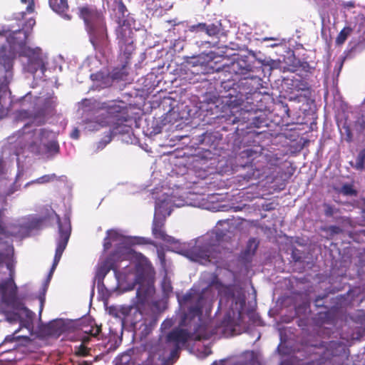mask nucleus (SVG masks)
Returning <instances> with one entry per match:
<instances>
[{
    "instance_id": "obj_5",
    "label": "nucleus",
    "mask_w": 365,
    "mask_h": 365,
    "mask_svg": "<svg viewBox=\"0 0 365 365\" xmlns=\"http://www.w3.org/2000/svg\"><path fill=\"white\" fill-rule=\"evenodd\" d=\"M118 26L115 30L118 45L120 48V56L124 58V61L120 68H115L112 71V78L113 79H124L128 74L127 66L129 64V60L133 51L134 46V32L131 28L130 21L125 20H115Z\"/></svg>"
},
{
    "instance_id": "obj_44",
    "label": "nucleus",
    "mask_w": 365,
    "mask_h": 365,
    "mask_svg": "<svg viewBox=\"0 0 365 365\" xmlns=\"http://www.w3.org/2000/svg\"><path fill=\"white\" fill-rule=\"evenodd\" d=\"M172 324H173L172 321L170 319H167L163 322L162 327H163V328H168V327H170L172 326Z\"/></svg>"
},
{
    "instance_id": "obj_52",
    "label": "nucleus",
    "mask_w": 365,
    "mask_h": 365,
    "mask_svg": "<svg viewBox=\"0 0 365 365\" xmlns=\"http://www.w3.org/2000/svg\"><path fill=\"white\" fill-rule=\"evenodd\" d=\"M211 365H225V361L222 360L220 361L219 362L214 361Z\"/></svg>"
},
{
    "instance_id": "obj_26",
    "label": "nucleus",
    "mask_w": 365,
    "mask_h": 365,
    "mask_svg": "<svg viewBox=\"0 0 365 365\" xmlns=\"http://www.w3.org/2000/svg\"><path fill=\"white\" fill-rule=\"evenodd\" d=\"M106 234L107 236L104 238L103 240V247L105 250H109L112 246L111 241L118 240L120 236L118 232L113 230H108Z\"/></svg>"
},
{
    "instance_id": "obj_19",
    "label": "nucleus",
    "mask_w": 365,
    "mask_h": 365,
    "mask_svg": "<svg viewBox=\"0 0 365 365\" xmlns=\"http://www.w3.org/2000/svg\"><path fill=\"white\" fill-rule=\"evenodd\" d=\"M157 319L153 317L145 319L144 321L133 329L135 333H139L140 338L148 336L156 326Z\"/></svg>"
},
{
    "instance_id": "obj_20",
    "label": "nucleus",
    "mask_w": 365,
    "mask_h": 365,
    "mask_svg": "<svg viewBox=\"0 0 365 365\" xmlns=\"http://www.w3.org/2000/svg\"><path fill=\"white\" fill-rule=\"evenodd\" d=\"M29 232V226L25 222H17L7 226L8 237H24Z\"/></svg>"
},
{
    "instance_id": "obj_22",
    "label": "nucleus",
    "mask_w": 365,
    "mask_h": 365,
    "mask_svg": "<svg viewBox=\"0 0 365 365\" xmlns=\"http://www.w3.org/2000/svg\"><path fill=\"white\" fill-rule=\"evenodd\" d=\"M27 55L29 58V61L35 64L34 71H36L38 68L43 65L41 48L29 49Z\"/></svg>"
},
{
    "instance_id": "obj_29",
    "label": "nucleus",
    "mask_w": 365,
    "mask_h": 365,
    "mask_svg": "<svg viewBox=\"0 0 365 365\" xmlns=\"http://www.w3.org/2000/svg\"><path fill=\"white\" fill-rule=\"evenodd\" d=\"M46 146V157L53 155L59 152V145L56 140H47Z\"/></svg>"
},
{
    "instance_id": "obj_31",
    "label": "nucleus",
    "mask_w": 365,
    "mask_h": 365,
    "mask_svg": "<svg viewBox=\"0 0 365 365\" xmlns=\"http://www.w3.org/2000/svg\"><path fill=\"white\" fill-rule=\"evenodd\" d=\"M322 207L324 208V214L327 217H333L335 214L339 212V208L329 203L324 202Z\"/></svg>"
},
{
    "instance_id": "obj_46",
    "label": "nucleus",
    "mask_w": 365,
    "mask_h": 365,
    "mask_svg": "<svg viewBox=\"0 0 365 365\" xmlns=\"http://www.w3.org/2000/svg\"><path fill=\"white\" fill-rule=\"evenodd\" d=\"M0 235H4L6 236H8L7 227H4L1 225H0Z\"/></svg>"
},
{
    "instance_id": "obj_18",
    "label": "nucleus",
    "mask_w": 365,
    "mask_h": 365,
    "mask_svg": "<svg viewBox=\"0 0 365 365\" xmlns=\"http://www.w3.org/2000/svg\"><path fill=\"white\" fill-rule=\"evenodd\" d=\"M50 133L45 129H41L39 133L40 143L34 142L29 145V150L37 156H46V139Z\"/></svg>"
},
{
    "instance_id": "obj_33",
    "label": "nucleus",
    "mask_w": 365,
    "mask_h": 365,
    "mask_svg": "<svg viewBox=\"0 0 365 365\" xmlns=\"http://www.w3.org/2000/svg\"><path fill=\"white\" fill-rule=\"evenodd\" d=\"M57 178L56 174L44 175L35 180L38 184L47 183L53 181Z\"/></svg>"
},
{
    "instance_id": "obj_13",
    "label": "nucleus",
    "mask_w": 365,
    "mask_h": 365,
    "mask_svg": "<svg viewBox=\"0 0 365 365\" xmlns=\"http://www.w3.org/2000/svg\"><path fill=\"white\" fill-rule=\"evenodd\" d=\"M227 71L235 75H246L254 71V66L250 63L247 56L240 57L231 63L228 66Z\"/></svg>"
},
{
    "instance_id": "obj_23",
    "label": "nucleus",
    "mask_w": 365,
    "mask_h": 365,
    "mask_svg": "<svg viewBox=\"0 0 365 365\" xmlns=\"http://www.w3.org/2000/svg\"><path fill=\"white\" fill-rule=\"evenodd\" d=\"M205 34L209 36L217 37L219 34L222 33V26L220 21H216L214 23L207 24L205 23Z\"/></svg>"
},
{
    "instance_id": "obj_49",
    "label": "nucleus",
    "mask_w": 365,
    "mask_h": 365,
    "mask_svg": "<svg viewBox=\"0 0 365 365\" xmlns=\"http://www.w3.org/2000/svg\"><path fill=\"white\" fill-rule=\"evenodd\" d=\"M302 91H308L309 93V87L307 83H302V87L300 88Z\"/></svg>"
},
{
    "instance_id": "obj_25",
    "label": "nucleus",
    "mask_w": 365,
    "mask_h": 365,
    "mask_svg": "<svg viewBox=\"0 0 365 365\" xmlns=\"http://www.w3.org/2000/svg\"><path fill=\"white\" fill-rule=\"evenodd\" d=\"M335 192L344 196H356L357 191L352 184L345 183L341 187H334Z\"/></svg>"
},
{
    "instance_id": "obj_39",
    "label": "nucleus",
    "mask_w": 365,
    "mask_h": 365,
    "mask_svg": "<svg viewBox=\"0 0 365 365\" xmlns=\"http://www.w3.org/2000/svg\"><path fill=\"white\" fill-rule=\"evenodd\" d=\"M181 349V346L178 345H174L173 349L170 351V358H175L179 356V351Z\"/></svg>"
},
{
    "instance_id": "obj_43",
    "label": "nucleus",
    "mask_w": 365,
    "mask_h": 365,
    "mask_svg": "<svg viewBox=\"0 0 365 365\" xmlns=\"http://www.w3.org/2000/svg\"><path fill=\"white\" fill-rule=\"evenodd\" d=\"M79 130H78V128H75L71 133V137L73 139H78L79 138Z\"/></svg>"
},
{
    "instance_id": "obj_50",
    "label": "nucleus",
    "mask_w": 365,
    "mask_h": 365,
    "mask_svg": "<svg viewBox=\"0 0 365 365\" xmlns=\"http://www.w3.org/2000/svg\"><path fill=\"white\" fill-rule=\"evenodd\" d=\"M191 298H192V296L190 294H185L184 297H183V300L185 302H188L190 300H191Z\"/></svg>"
},
{
    "instance_id": "obj_60",
    "label": "nucleus",
    "mask_w": 365,
    "mask_h": 365,
    "mask_svg": "<svg viewBox=\"0 0 365 365\" xmlns=\"http://www.w3.org/2000/svg\"><path fill=\"white\" fill-rule=\"evenodd\" d=\"M2 162H3L2 160L0 159V165H1Z\"/></svg>"
},
{
    "instance_id": "obj_6",
    "label": "nucleus",
    "mask_w": 365,
    "mask_h": 365,
    "mask_svg": "<svg viewBox=\"0 0 365 365\" xmlns=\"http://www.w3.org/2000/svg\"><path fill=\"white\" fill-rule=\"evenodd\" d=\"M78 16L83 19L86 30L91 41H103L108 38V29L106 17L101 10L92 5L80 6Z\"/></svg>"
},
{
    "instance_id": "obj_45",
    "label": "nucleus",
    "mask_w": 365,
    "mask_h": 365,
    "mask_svg": "<svg viewBox=\"0 0 365 365\" xmlns=\"http://www.w3.org/2000/svg\"><path fill=\"white\" fill-rule=\"evenodd\" d=\"M21 118H29L30 115L27 110H21L19 114Z\"/></svg>"
},
{
    "instance_id": "obj_10",
    "label": "nucleus",
    "mask_w": 365,
    "mask_h": 365,
    "mask_svg": "<svg viewBox=\"0 0 365 365\" xmlns=\"http://www.w3.org/2000/svg\"><path fill=\"white\" fill-rule=\"evenodd\" d=\"M0 296L2 304L11 308H19L21 302L17 297V287L14 279H7L0 283Z\"/></svg>"
},
{
    "instance_id": "obj_51",
    "label": "nucleus",
    "mask_w": 365,
    "mask_h": 365,
    "mask_svg": "<svg viewBox=\"0 0 365 365\" xmlns=\"http://www.w3.org/2000/svg\"><path fill=\"white\" fill-rule=\"evenodd\" d=\"M211 138V135L210 134H207V133H205L204 134V138H203V141L206 140H210Z\"/></svg>"
},
{
    "instance_id": "obj_21",
    "label": "nucleus",
    "mask_w": 365,
    "mask_h": 365,
    "mask_svg": "<svg viewBox=\"0 0 365 365\" xmlns=\"http://www.w3.org/2000/svg\"><path fill=\"white\" fill-rule=\"evenodd\" d=\"M49 6L56 13L63 15L68 10V0H48Z\"/></svg>"
},
{
    "instance_id": "obj_32",
    "label": "nucleus",
    "mask_w": 365,
    "mask_h": 365,
    "mask_svg": "<svg viewBox=\"0 0 365 365\" xmlns=\"http://www.w3.org/2000/svg\"><path fill=\"white\" fill-rule=\"evenodd\" d=\"M113 263L110 261H106L99 268L98 274L105 276L110 270L113 269Z\"/></svg>"
},
{
    "instance_id": "obj_53",
    "label": "nucleus",
    "mask_w": 365,
    "mask_h": 365,
    "mask_svg": "<svg viewBox=\"0 0 365 365\" xmlns=\"http://www.w3.org/2000/svg\"><path fill=\"white\" fill-rule=\"evenodd\" d=\"M28 23L29 24V25L34 26L35 24L36 21H35V20L34 19H30L28 21Z\"/></svg>"
},
{
    "instance_id": "obj_15",
    "label": "nucleus",
    "mask_w": 365,
    "mask_h": 365,
    "mask_svg": "<svg viewBox=\"0 0 365 365\" xmlns=\"http://www.w3.org/2000/svg\"><path fill=\"white\" fill-rule=\"evenodd\" d=\"M66 325L62 319L53 320L43 327V334L58 337L66 331Z\"/></svg>"
},
{
    "instance_id": "obj_30",
    "label": "nucleus",
    "mask_w": 365,
    "mask_h": 365,
    "mask_svg": "<svg viewBox=\"0 0 365 365\" xmlns=\"http://www.w3.org/2000/svg\"><path fill=\"white\" fill-rule=\"evenodd\" d=\"M351 29L349 27H344L339 34L336 38V43L338 45L343 44L346 40L347 37L350 35Z\"/></svg>"
},
{
    "instance_id": "obj_40",
    "label": "nucleus",
    "mask_w": 365,
    "mask_h": 365,
    "mask_svg": "<svg viewBox=\"0 0 365 365\" xmlns=\"http://www.w3.org/2000/svg\"><path fill=\"white\" fill-rule=\"evenodd\" d=\"M136 242L140 245H150L152 242L150 239L145 237H138L136 239Z\"/></svg>"
},
{
    "instance_id": "obj_48",
    "label": "nucleus",
    "mask_w": 365,
    "mask_h": 365,
    "mask_svg": "<svg viewBox=\"0 0 365 365\" xmlns=\"http://www.w3.org/2000/svg\"><path fill=\"white\" fill-rule=\"evenodd\" d=\"M338 345H339V343L332 341H329V343H327V349H328V347L333 348V347H335V346H336Z\"/></svg>"
},
{
    "instance_id": "obj_12",
    "label": "nucleus",
    "mask_w": 365,
    "mask_h": 365,
    "mask_svg": "<svg viewBox=\"0 0 365 365\" xmlns=\"http://www.w3.org/2000/svg\"><path fill=\"white\" fill-rule=\"evenodd\" d=\"M3 251H0V264L6 263V267L9 271V278L14 279L15 269L14 262L12 259L14 255V247L11 242L1 243Z\"/></svg>"
},
{
    "instance_id": "obj_38",
    "label": "nucleus",
    "mask_w": 365,
    "mask_h": 365,
    "mask_svg": "<svg viewBox=\"0 0 365 365\" xmlns=\"http://www.w3.org/2000/svg\"><path fill=\"white\" fill-rule=\"evenodd\" d=\"M22 3H28V6L26 9L28 13H32L34 11V0H21Z\"/></svg>"
},
{
    "instance_id": "obj_36",
    "label": "nucleus",
    "mask_w": 365,
    "mask_h": 365,
    "mask_svg": "<svg viewBox=\"0 0 365 365\" xmlns=\"http://www.w3.org/2000/svg\"><path fill=\"white\" fill-rule=\"evenodd\" d=\"M101 331V326H91L89 330H85V333L91 336L97 337Z\"/></svg>"
},
{
    "instance_id": "obj_4",
    "label": "nucleus",
    "mask_w": 365,
    "mask_h": 365,
    "mask_svg": "<svg viewBox=\"0 0 365 365\" xmlns=\"http://www.w3.org/2000/svg\"><path fill=\"white\" fill-rule=\"evenodd\" d=\"M222 232H212L203 237L201 241L185 252V255L192 261L201 264H217L222 259L223 238Z\"/></svg>"
},
{
    "instance_id": "obj_16",
    "label": "nucleus",
    "mask_w": 365,
    "mask_h": 365,
    "mask_svg": "<svg viewBox=\"0 0 365 365\" xmlns=\"http://www.w3.org/2000/svg\"><path fill=\"white\" fill-rule=\"evenodd\" d=\"M165 218L163 217H154L152 225V234L155 239L161 240L164 242H171L172 237L168 235L165 230L164 226Z\"/></svg>"
},
{
    "instance_id": "obj_28",
    "label": "nucleus",
    "mask_w": 365,
    "mask_h": 365,
    "mask_svg": "<svg viewBox=\"0 0 365 365\" xmlns=\"http://www.w3.org/2000/svg\"><path fill=\"white\" fill-rule=\"evenodd\" d=\"M365 163V148L360 150L356 158L355 164H351V166L357 170H363Z\"/></svg>"
},
{
    "instance_id": "obj_54",
    "label": "nucleus",
    "mask_w": 365,
    "mask_h": 365,
    "mask_svg": "<svg viewBox=\"0 0 365 365\" xmlns=\"http://www.w3.org/2000/svg\"><path fill=\"white\" fill-rule=\"evenodd\" d=\"M292 257L295 261H300V257H296L294 252H293V253H292Z\"/></svg>"
},
{
    "instance_id": "obj_8",
    "label": "nucleus",
    "mask_w": 365,
    "mask_h": 365,
    "mask_svg": "<svg viewBox=\"0 0 365 365\" xmlns=\"http://www.w3.org/2000/svg\"><path fill=\"white\" fill-rule=\"evenodd\" d=\"M57 222L58 226V237L56 240V249L53 258V264L49 271L47 281L49 282L51 278L59 263L62 255L68 245L71 233V225L70 218L65 216L61 220L59 215H56Z\"/></svg>"
},
{
    "instance_id": "obj_17",
    "label": "nucleus",
    "mask_w": 365,
    "mask_h": 365,
    "mask_svg": "<svg viewBox=\"0 0 365 365\" xmlns=\"http://www.w3.org/2000/svg\"><path fill=\"white\" fill-rule=\"evenodd\" d=\"M136 279L138 284H142L146 277H148L153 270L152 264L148 258L142 256L140 261L135 266Z\"/></svg>"
},
{
    "instance_id": "obj_42",
    "label": "nucleus",
    "mask_w": 365,
    "mask_h": 365,
    "mask_svg": "<svg viewBox=\"0 0 365 365\" xmlns=\"http://www.w3.org/2000/svg\"><path fill=\"white\" fill-rule=\"evenodd\" d=\"M21 33H22V30H21V29H19L18 31H14L13 34H12V36H11L12 40L9 41V43H13V44H20V42H18V41H15V38H14V36L16 35V34H21Z\"/></svg>"
},
{
    "instance_id": "obj_1",
    "label": "nucleus",
    "mask_w": 365,
    "mask_h": 365,
    "mask_svg": "<svg viewBox=\"0 0 365 365\" xmlns=\"http://www.w3.org/2000/svg\"><path fill=\"white\" fill-rule=\"evenodd\" d=\"M219 308L229 307V310L225 314L222 320L215 326L213 322L202 319V295H198L195 305L188 309V313L184 315L180 322L181 326L191 327V321L197 317L193 331H191L192 340H207L214 334L221 333L225 336L235 334L236 327L242 321V310L245 306V294L244 289L239 285H221L219 290Z\"/></svg>"
},
{
    "instance_id": "obj_34",
    "label": "nucleus",
    "mask_w": 365,
    "mask_h": 365,
    "mask_svg": "<svg viewBox=\"0 0 365 365\" xmlns=\"http://www.w3.org/2000/svg\"><path fill=\"white\" fill-rule=\"evenodd\" d=\"M205 23H198L197 24L191 25L188 27V31L192 33H200V32H205Z\"/></svg>"
},
{
    "instance_id": "obj_59",
    "label": "nucleus",
    "mask_w": 365,
    "mask_h": 365,
    "mask_svg": "<svg viewBox=\"0 0 365 365\" xmlns=\"http://www.w3.org/2000/svg\"><path fill=\"white\" fill-rule=\"evenodd\" d=\"M25 38H26V35L24 34V38H23V41H25Z\"/></svg>"
},
{
    "instance_id": "obj_11",
    "label": "nucleus",
    "mask_w": 365,
    "mask_h": 365,
    "mask_svg": "<svg viewBox=\"0 0 365 365\" xmlns=\"http://www.w3.org/2000/svg\"><path fill=\"white\" fill-rule=\"evenodd\" d=\"M103 108L106 110V120L101 126H113L117 128L118 125L123 124L126 120L123 116L125 107L120 106L116 102L104 103Z\"/></svg>"
},
{
    "instance_id": "obj_41",
    "label": "nucleus",
    "mask_w": 365,
    "mask_h": 365,
    "mask_svg": "<svg viewBox=\"0 0 365 365\" xmlns=\"http://www.w3.org/2000/svg\"><path fill=\"white\" fill-rule=\"evenodd\" d=\"M325 297H326V295L317 296L316 297L315 300H314V303H315L316 307H324V304L322 303V300Z\"/></svg>"
},
{
    "instance_id": "obj_2",
    "label": "nucleus",
    "mask_w": 365,
    "mask_h": 365,
    "mask_svg": "<svg viewBox=\"0 0 365 365\" xmlns=\"http://www.w3.org/2000/svg\"><path fill=\"white\" fill-rule=\"evenodd\" d=\"M221 87L227 93L225 97L229 98L230 102L236 106L247 104V121L256 128H260L266 123L264 118L257 115L258 109L254 105V100L257 101L260 97V89L262 88V79L257 76H247L236 82L235 79L225 78L221 81Z\"/></svg>"
},
{
    "instance_id": "obj_47",
    "label": "nucleus",
    "mask_w": 365,
    "mask_h": 365,
    "mask_svg": "<svg viewBox=\"0 0 365 365\" xmlns=\"http://www.w3.org/2000/svg\"><path fill=\"white\" fill-rule=\"evenodd\" d=\"M299 365H319V363L317 361L312 360V361H307V362L302 363V364H299Z\"/></svg>"
},
{
    "instance_id": "obj_58",
    "label": "nucleus",
    "mask_w": 365,
    "mask_h": 365,
    "mask_svg": "<svg viewBox=\"0 0 365 365\" xmlns=\"http://www.w3.org/2000/svg\"><path fill=\"white\" fill-rule=\"evenodd\" d=\"M25 38H26V35L24 34V38H23V41H25Z\"/></svg>"
},
{
    "instance_id": "obj_37",
    "label": "nucleus",
    "mask_w": 365,
    "mask_h": 365,
    "mask_svg": "<svg viewBox=\"0 0 365 365\" xmlns=\"http://www.w3.org/2000/svg\"><path fill=\"white\" fill-rule=\"evenodd\" d=\"M323 230L329 232L331 235H338L343 232L342 229L336 225H330L324 228Z\"/></svg>"
},
{
    "instance_id": "obj_9",
    "label": "nucleus",
    "mask_w": 365,
    "mask_h": 365,
    "mask_svg": "<svg viewBox=\"0 0 365 365\" xmlns=\"http://www.w3.org/2000/svg\"><path fill=\"white\" fill-rule=\"evenodd\" d=\"M148 299L147 291L139 287L136 292V301L134 306L121 307L120 312L123 315V319L129 323L133 329L142 323L145 319L141 308Z\"/></svg>"
},
{
    "instance_id": "obj_55",
    "label": "nucleus",
    "mask_w": 365,
    "mask_h": 365,
    "mask_svg": "<svg viewBox=\"0 0 365 365\" xmlns=\"http://www.w3.org/2000/svg\"><path fill=\"white\" fill-rule=\"evenodd\" d=\"M6 209L4 207L0 209V220L1 219L2 216L4 215V210Z\"/></svg>"
},
{
    "instance_id": "obj_35",
    "label": "nucleus",
    "mask_w": 365,
    "mask_h": 365,
    "mask_svg": "<svg viewBox=\"0 0 365 365\" xmlns=\"http://www.w3.org/2000/svg\"><path fill=\"white\" fill-rule=\"evenodd\" d=\"M162 289L163 292L169 294L173 292V287L170 280L167 277H164L162 282Z\"/></svg>"
},
{
    "instance_id": "obj_24",
    "label": "nucleus",
    "mask_w": 365,
    "mask_h": 365,
    "mask_svg": "<svg viewBox=\"0 0 365 365\" xmlns=\"http://www.w3.org/2000/svg\"><path fill=\"white\" fill-rule=\"evenodd\" d=\"M116 4V20H125L130 21L128 9L122 0L115 1Z\"/></svg>"
},
{
    "instance_id": "obj_61",
    "label": "nucleus",
    "mask_w": 365,
    "mask_h": 365,
    "mask_svg": "<svg viewBox=\"0 0 365 365\" xmlns=\"http://www.w3.org/2000/svg\"><path fill=\"white\" fill-rule=\"evenodd\" d=\"M11 193H13V191H12V192H8V193H7V195H10V194H11Z\"/></svg>"
},
{
    "instance_id": "obj_27",
    "label": "nucleus",
    "mask_w": 365,
    "mask_h": 365,
    "mask_svg": "<svg viewBox=\"0 0 365 365\" xmlns=\"http://www.w3.org/2000/svg\"><path fill=\"white\" fill-rule=\"evenodd\" d=\"M90 341V336H84L82 338V343L76 347V354L81 356H86L89 354L90 349L85 345Z\"/></svg>"
},
{
    "instance_id": "obj_56",
    "label": "nucleus",
    "mask_w": 365,
    "mask_h": 365,
    "mask_svg": "<svg viewBox=\"0 0 365 365\" xmlns=\"http://www.w3.org/2000/svg\"><path fill=\"white\" fill-rule=\"evenodd\" d=\"M0 200H2V202H3V203H4V204H6V200H5V199H4V198H1H1H0Z\"/></svg>"
},
{
    "instance_id": "obj_14",
    "label": "nucleus",
    "mask_w": 365,
    "mask_h": 365,
    "mask_svg": "<svg viewBox=\"0 0 365 365\" xmlns=\"http://www.w3.org/2000/svg\"><path fill=\"white\" fill-rule=\"evenodd\" d=\"M189 339H192L191 331L180 328L173 329L166 336L168 342L173 343L174 345L180 346H184Z\"/></svg>"
},
{
    "instance_id": "obj_3",
    "label": "nucleus",
    "mask_w": 365,
    "mask_h": 365,
    "mask_svg": "<svg viewBox=\"0 0 365 365\" xmlns=\"http://www.w3.org/2000/svg\"><path fill=\"white\" fill-rule=\"evenodd\" d=\"M240 159L246 170L238 178L249 182L251 180L267 179L272 175L279 165V158L272 154H264L251 148L240 153Z\"/></svg>"
},
{
    "instance_id": "obj_7",
    "label": "nucleus",
    "mask_w": 365,
    "mask_h": 365,
    "mask_svg": "<svg viewBox=\"0 0 365 365\" xmlns=\"http://www.w3.org/2000/svg\"><path fill=\"white\" fill-rule=\"evenodd\" d=\"M22 311V314L24 317H21L19 313L6 312L5 317L6 321L10 323H19V328L16 329L13 334L7 335L4 343H12L14 341L19 342L20 344H27L31 341V339L29 336L17 335L18 332L22 329L26 328L29 334H32L34 329V319L35 314L25 307L21 303L19 308H15Z\"/></svg>"
},
{
    "instance_id": "obj_57",
    "label": "nucleus",
    "mask_w": 365,
    "mask_h": 365,
    "mask_svg": "<svg viewBox=\"0 0 365 365\" xmlns=\"http://www.w3.org/2000/svg\"><path fill=\"white\" fill-rule=\"evenodd\" d=\"M285 108H286V112H289V108H288L287 105L285 106Z\"/></svg>"
}]
</instances>
